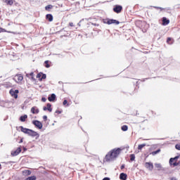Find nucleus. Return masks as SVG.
Instances as JSON below:
<instances>
[{"mask_svg":"<svg viewBox=\"0 0 180 180\" xmlns=\"http://www.w3.org/2000/svg\"><path fill=\"white\" fill-rule=\"evenodd\" d=\"M20 130L22 133H25V134H28V136H30L31 137H36V139H39V137H40V134L32 129L20 127Z\"/></svg>","mask_w":180,"mask_h":180,"instance_id":"obj_1","label":"nucleus"},{"mask_svg":"<svg viewBox=\"0 0 180 180\" xmlns=\"http://www.w3.org/2000/svg\"><path fill=\"white\" fill-rule=\"evenodd\" d=\"M179 156H176L174 158H171L169 161V164L171 167H178L179 165V162H177Z\"/></svg>","mask_w":180,"mask_h":180,"instance_id":"obj_2","label":"nucleus"},{"mask_svg":"<svg viewBox=\"0 0 180 180\" xmlns=\"http://www.w3.org/2000/svg\"><path fill=\"white\" fill-rule=\"evenodd\" d=\"M120 148H117L111 150L110 153H111L112 158H116L117 157H118L119 154H120Z\"/></svg>","mask_w":180,"mask_h":180,"instance_id":"obj_3","label":"nucleus"},{"mask_svg":"<svg viewBox=\"0 0 180 180\" xmlns=\"http://www.w3.org/2000/svg\"><path fill=\"white\" fill-rule=\"evenodd\" d=\"M13 79L15 81V82H17V84H20V82L23 81V76L22 75H16Z\"/></svg>","mask_w":180,"mask_h":180,"instance_id":"obj_4","label":"nucleus"},{"mask_svg":"<svg viewBox=\"0 0 180 180\" xmlns=\"http://www.w3.org/2000/svg\"><path fill=\"white\" fill-rule=\"evenodd\" d=\"M19 94V90H14L11 89L10 90V94L13 98H15V99H18V94Z\"/></svg>","mask_w":180,"mask_h":180,"instance_id":"obj_5","label":"nucleus"},{"mask_svg":"<svg viewBox=\"0 0 180 180\" xmlns=\"http://www.w3.org/2000/svg\"><path fill=\"white\" fill-rule=\"evenodd\" d=\"M33 124L37 127V129H43V124L40 122V121L35 120L32 122Z\"/></svg>","mask_w":180,"mask_h":180,"instance_id":"obj_6","label":"nucleus"},{"mask_svg":"<svg viewBox=\"0 0 180 180\" xmlns=\"http://www.w3.org/2000/svg\"><path fill=\"white\" fill-rule=\"evenodd\" d=\"M145 167L146 168H147V169H149V171H153V169H154V165L152 162H146Z\"/></svg>","mask_w":180,"mask_h":180,"instance_id":"obj_7","label":"nucleus"},{"mask_svg":"<svg viewBox=\"0 0 180 180\" xmlns=\"http://www.w3.org/2000/svg\"><path fill=\"white\" fill-rule=\"evenodd\" d=\"M104 23H107V25H119L120 22L116 20H108L107 22H104Z\"/></svg>","mask_w":180,"mask_h":180,"instance_id":"obj_8","label":"nucleus"},{"mask_svg":"<svg viewBox=\"0 0 180 180\" xmlns=\"http://www.w3.org/2000/svg\"><path fill=\"white\" fill-rule=\"evenodd\" d=\"M114 158L112 156V153H110V152H109L106 155H105V158L104 160V161H106L107 162L109 161H112V160H113Z\"/></svg>","mask_w":180,"mask_h":180,"instance_id":"obj_9","label":"nucleus"},{"mask_svg":"<svg viewBox=\"0 0 180 180\" xmlns=\"http://www.w3.org/2000/svg\"><path fill=\"white\" fill-rule=\"evenodd\" d=\"M46 75L45 74H43L41 72L38 73L37 75V78H39V81H42V79H46Z\"/></svg>","mask_w":180,"mask_h":180,"instance_id":"obj_10","label":"nucleus"},{"mask_svg":"<svg viewBox=\"0 0 180 180\" xmlns=\"http://www.w3.org/2000/svg\"><path fill=\"white\" fill-rule=\"evenodd\" d=\"M122 9H123V8L121 6H116L114 8L113 11L114 12H115L116 13H120V12H122Z\"/></svg>","mask_w":180,"mask_h":180,"instance_id":"obj_11","label":"nucleus"},{"mask_svg":"<svg viewBox=\"0 0 180 180\" xmlns=\"http://www.w3.org/2000/svg\"><path fill=\"white\" fill-rule=\"evenodd\" d=\"M22 151V149L20 148H18L16 150L11 152V155H13V157H15V155H18L19 153H20Z\"/></svg>","mask_w":180,"mask_h":180,"instance_id":"obj_12","label":"nucleus"},{"mask_svg":"<svg viewBox=\"0 0 180 180\" xmlns=\"http://www.w3.org/2000/svg\"><path fill=\"white\" fill-rule=\"evenodd\" d=\"M43 110L46 111V110H49V112H51L53 110L51 109V104L48 103L46 105V107H44L43 108Z\"/></svg>","mask_w":180,"mask_h":180,"instance_id":"obj_13","label":"nucleus"},{"mask_svg":"<svg viewBox=\"0 0 180 180\" xmlns=\"http://www.w3.org/2000/svg\"><path fill=\"white\" fill-rule=\"evenodd\" d=\"M162 25L163 26H167V25H169V20L167 19V18L164 17L162 18Z\"/></svg>","mask_w":180,"mask_h":180,"instance_id":"obj_14","label":"nucleus"},{"mask_svg":"<svg viewBox=\"0 0 180 180\" xmlns=\"http://www.w3.org/2000/svg\"><path fill=\"white\" fill-rule=\"evenodd\" d=\"M31 112L32 113H33L34 115H37V113H39V109L37 108L36 107H32L31 108Z\"/></svg>","mask_w":180,"mask_h":180,"instance_id":"obj_15","label":"nucleus"},{"mask_svg":"<svg viewBox=\"0 0 180 180\" xmlns=\"http://www.w3.org/2000/svg\"><path fill=\"white\" fill-rule=\"evenodd\" d=\"M49 102H54L56 101V94H52L50 97L48 98Z\"/></svg>","mask_w":180,"mask_h":180,"instance_id":"obj_16","label":"nucleus"},{"mask_svg":"<svg viewBox=\"0 0 180 180\" xmlns=\"http://www.w3.org/2000/svg\"><path fill=\"white\" fill-rule=\"evenodd\" d=\"M120 179H122V180L127 179V174H126L124 173H121L120 175Z\"/></svg>","mask_w":180,"mask_h":180,"instance_id":"obj_17","label":"nucleus"},{"mask_svg":"<svg viewBox=\"0 0 180 180\" xmlns=\"http://www.w3.org/2000/svg\"><path fill=\"white\" fill-rule=\"evenodd\" d=\"M22 174L23 175H25V176H27L32 174V172L30 170L25 169L22 171Z\"/></svg>","mask_w":180,"mask_h":180,"instance_id":"obj_18","label":"nucleus"},{"mask_svg":"<svg viewBox=\"0 0 180 180\" xmlns=\"http://www.w3.org/2000/svg\"><path fill=\"white\" fill-rule=\"evenodd\" d=\"M3 2L6 4V5H13V0H3Z\"/></svg>","mask_w":180,"mask_h":180,"instance_id":"obj_19","label":"nucleus"},{"mask_svg":"<svg viewBox=\"0 0 180 180\" xmlns=\"http://www.w3.org/2000/svg\"><path fill=\"white\" fill-rule=\"evenodd\" d=\"M46 19H48L49 22H53V15L51 14L46 15Z\"/></svg>","mask_w":180,"mask_h":180,"instance_id":"obj_20","label":"nucleus"},{"mask_svg":"<svg viewBox=\"0 0 180 180\" xmlns=\"http://www.w3.org/2000/svg\"><path fill=\"white\" fill-rule=\"evenodd\" d=\"M26 119H27V115H25L20 117V120L21 122H26Z\"/></svg>","mask_w":180,"mask_h":180,"instance_id":"obj_21","label":"nucleus"},{"mask_svg":"<svg viewBox=\"0 0 180 180\" xmlns=\"http://www.w3.org/2000/svg\"><path fill=\"white\" fill-rule=\"evenodd\" d=\"M155 167L158 168V169H161V168H162V167L161 166V164L160 163H155Z\"/></svg>","mask_w":180,"mask_h":180,"instance_id":"obj_22","label":"nucleus"},{"mask_svg":"<svg viewBox=\"0 0 180 180\" xmlns=\"http://www.w3.org/2000/svg\"><path fill=\"white\" fill-rule=\"evenodd\" d=\"M160 152H161V150L158 149V150L152 152L151 154H152V155H155L158 154V153H160Z\"/></svg>","mask_w":180,"mask_h":180,"instance_id":"obj_23","label":"nucleus"},{"mask_svg":"<svg viewBox=\"0 0 180 180\" xmlns=\"http://www.w3.org/2000/svg\"><path fill=\"white\" fill-rule=\"evenodd\" d=\"M25 180H36V176H30L25 179Z\"/></svg>","mask_w":180,"mask_h":180,"instance_id":"obj_24","label":"nucleus"},{"mask_svg":"<svg viewBox=\"0 0 180 180\" xmlns=\"http://www.w3.org/2000/svg\"><path fill=\"white\" fill-rule=\"evenodd\" d=\"M146 147V143L139 145L138 149L141 150L143 148Z\"/></svg>","mask_w":180,"mask_h":180,"instance_id":"obj_25","label":"nucleus"},{"mask_svg":"<svg viewBox=\"0 0 180 180\" xmlns=\"http://www.w3.org/2000/svg\"><path fill=\"white\" fill-rule=\"evenodd\" d=\"M127 129H128V127H127V125H124V126L122 127V130L123 131H127Z\"/></svg>","mask_w":180,"mask_h":180,"instance_id":"obj_26","label":"nucleus"},{"mask_svg":"<svg viewBox=\"0 0 180 180\" xmlns=\"http://www.w3.org/2000/svg\"><path fill=\"white\" fill-rule=\"evenodd\" d=\"M53 8V6L48 5L45 7L46 11H49V9H51Z\"/></svg>","mask_w":180,"mask_h":180,"instance_id":"obj_27","label":"nucleus"},{"mask_svg":"<svg viewBox=\"0 0 180 180\" xmlns=\"http://www.w3.org/2000/svg\"><path fill=\"white\" fill-rule=\"evenodd\" d=\"M8 31H6V30L2 28V27H0V33H4V32H6Z\"/></svg>","mask_w":180,"mask_h":180,"instance_id":"obj_28","label":"nucleus"},{"mask_svg":"<svg viewBox=\"0 0 180 180\" xmlns=\"http://www.w3.org/2000/svg\"><path fill=\"white\" fill-rule=\"evenodd\" d=\"M48 63H49V60L45 61V64H46L45 67L46 68H50V65Z\"/></svg>","mask_w":180,"mask_h":180,"instance_id":"obj_29","label":"nucleus"},{"mask_svg":"<svg viewBox=\"0 0 180 180\" xmlns=\"http://www.w3.org/2000/svg\"><path fill=\"white\" fill-rule=\"evenodd\" d=\"M130 158L131 161H134V160L136 159V156H134V155H131Z\"/></svg>","mask_w":180,"mask_h":180,"instance_id":"obj_30","label":"nucleus"},{"mask_svg":"<svg viewBox=\"0 0 180 180\" xmlns=\"http://www.w3.org/2000/svg\"><path fill=\"white\" fill-rule=\"evenodd\" d=\"M175 147H176V150H180V144H176L175 146Z\"/></svg>","mask_w":180,"mask_h":180,"instance_id":"obj_31","label":"nucleus"},{"mask_svg":"<svg viewBox=\"0 0 180 180\" xmlns=\"http://www.w3.org/2000/svg\"><path fill=\"white\" fill-rule=\"evenodd\" d=\"M41 101H42V102H46V101H47V98H44V97H42Z\"/></svg>","mask_w":180,"mask_h":180,"instance_id":"obj_32","label":"nucleus"},{"mask_svg":"<svg viewBox=\"0 0 180 180\" xmlns=\"http://www.w3.org/2000/svg\"><path fill=\"white\" fill-rule=\"evenodd\" d=\"M67 103H68V101L67 100H65L63 101V105H67Z\"/></svg>","mask_w":180,"mask_h":180,"instance_id":"obj_33","label":"nucleus"},{"mask_svg":"<svg viewBox=\"0 0 180 180\" xmlns=\"http://www.w3.org/2000/svg\"><path fill=\"white\" fill-rule=\"evenodd\" d=\"M69 25H70V26L71 27H74V23H72V22H70Z\"/></svg>","mask_w":180,"mask_h":180,"instance_id":"obj_34","label":"nucleus"},{"mask_svg":"<svg viewBox=\"0 0 180 180\" xmlns=\"http://www.w3.org/2000/svg\"><path fill=\"white\" fill-rule=\"evenodd\" d=\"M103 180H110V178H109V177H105V178L103 179Z\"/></svg>","mask_w":180,"mask_h":180,"instance_id":"obj_35","label":"nucleus"},{"mask_svg":"<svg viewBox=\"0 0 180 180\" xmlns=\"http://www.w3.org/2000/svg\"><path fill=\"white\" fill-rule=\"evenodd\" d=\"M30 77H33V76H34V73L31 72V73L30 74Z\"/></svg>","mask_w":180,"mask_h":180,"instance_id":"obj_36","label":"nucleus"},{"mask_svg":"<svg viewBox=\"0 0 180 180\" xmlns=\"http://www.w3.org/2000/svg\"><path fill=\"white\" fill-rule=\"evenodd\" d=\"M167 43H169V41H171V38H167Z\"/></svg>","mask_w":180,"mask_h":180,"instance_id":"obj_37","label":"nucleus"},{"mask_svg":"<svg viewBox=\"0 0 180 180\" xmlns=\"http://www.w3.org/2000/svg\"><path fill=\"white\" fill-rule=\"evenodd\" d=\"M31 79H32V81H34V76H31Z\"/></svg>","mask_w":180,"mask_h":180,"instance_id":"obj_38","label":"nucleus"},{"mask_svg":"<svg viewBox=\"0 0 180 180\" xmlns=\"http://www.w3.org/2000/svg\"><path fill=\"white\" fill-rule=\"evenodd\" d=\"M43 119H44V120H47V117H46V115H44V116L43 117Z\"/></svg>","mask_w":180,"mask_h":180,"instance_id":"obj_39","label":"nucleus"},{"mask_svg":"<svg viewBox=\"0 0 180 180\" xmlns=\"http://www.w3.org/2000/svg\"><path fill=\"white\" fill-rule=\"evenodd\" d=\"M124 169V165H122L121 166V169Z\"/></svg>","mask_w":180,"mask_h":180,"instance_id":"obj_40","label":"nucleus"},{"mask_svg":"<svg viewBox=\"0 0 180 180\" xmlns=\"http://www.w3.org/2000/svg\"><path fill=\"white\" fill-rule=\"evenodd\" d=\"M170 180H176L175 178H172Z\"/></svg>","mask_w":180,"mask_h":180,"instance_id":"obj_41","label":"nucleus"},{"mask_svg":"<svg viewBox=\"0 0 180 180\" xmlns=\"http://www.w3.org/2000/svg\"><path fill=\"white\" fill-rule=\"evenodd\" d=\"M20 143H23V139H21Z\"/></svg>","mask_w":180,"mask_h":180,"instance_id":"obj_42","label":"nucleus"},{"mask_svg":"<svg viewBox=\"0 0 180 180\" xmlns=\"http://www.w3.org/2000/svg\"><path fill=\"white\" fill-rule=\"evenodd\" d=\"M23 150H24V151H26L27 149H26V148H24Z\"/></svg>","mask_w":180,"mask_h":180,"instance_id":"obj_43","label":"nucleus"},{"mask_svg":"<svg viewBox=\"0 0 180 180\" xmlns=\"http://www.w3.org/2000/svg\"><path fill=\"white\" fill-rule=\"evenodd\" d=\"M8 33H11V32H7Z\"/></svg>","mask_w":180,"mask_h":180,"instance_id":"obj_44","label":"nucleus"},{"mask_svg":"<svg viewBox=\"0 0 180 180\" xmlns=\"http://www.w3.org/2000/svg\"><path fill=\"white\" fill-rule=\"evenodd\" d=\"M0 167H1V165H0Z\"/></svg>","mask_w":180,"mask_h":180,"instance_id":"obj_45","label":"nucleus"}]
</instances>
